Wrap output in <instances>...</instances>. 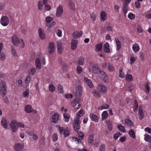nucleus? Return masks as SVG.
<instances>
[{
	"label": "nucleus",
	"mask_w": 151,
	"mask_h": 151,
	"mask_svg": "<svg viewBox=\"0 0 151 151\" xmlns=\"http://www.w3.org/2000/svg\"><path fill=\"white\" fill-rule=\"evenodd\" d=\"M115 41L117 45V50H119L120 49L121 47V43L119 41V39L117 38L115 39Z\"/></svg>",
	"instance_id": "nucleus-29"
},
{
	"label": "nucleus",
	"mask_w": 151,
	"mask_h": 151,
	"mask_svg": "<svg viewBox=\"0 0 151 151\" xmlns=\"http://www.w3.org/2000/svg\"><path fill=\"white\" fill-rule=\"evenodd\" d=\"M24 147L23 144L20 143H15L13 147L15 151H21Z\"/></svg>",
	"instance_id": "nucleus-7"
},
{
	"label": "nucleus",
	"mask_w": 151,
	"mask_h": 151,
	"mask_svg": "<svg viewBox=\"0 0 151 151\" xmlns=\"http://www.w3.org/2000/svg\"><path fill=\"white\" fill-rule=\"evenodd\" d=\"M76 98H75L73 101V103L74 104H75L76 103L78 102L80 100V99L79 97H76Z\"/></svg>",
	"instance_id": "nucleus-63"
},
{
	"label": "nucleus",
	"mask_w": 151,
	"mask_h": 151,
	"mask_svg": "<svg viewBox=\"0 0 151 151\" xmlns=\"http://www.w3.org/2000/svg\"><path fill=\"white\" fill-rule=\"evenodd\" d=\"M128 133L132 138L135 139L136 138L135 133L133 129H130L129 130Z\"/></svg>",
	"instance_id": "nucleus-32"
},
{
	"label": "nucleus",
	"mask_w": 151,
	"mask_h": 151,
	"mask_svg": "<svg viewBox=\"0 0 151 151\" xmlns=\"http://www.w3.org/2000/svg\"><path fill=\"white\" fill-rule=\"evenodd\" d=\"M29 95V90L26 89L23 93V96L24 97H27Z\"/></svg>",
	"instance_id": "nucleus-62"
},
{
	"label": "nucleus",
	"mask_w": 151,
	"mask_h": 151,
	"mask_svg": "<svg viewBox=\"0 0 151 151\" xmlns=\"http://www.w3.org/2000/svg\"><path fill=\"white\" fill-rule=\"evenodd\" d=\"M52 138L54 142H56L58 139L57 134L56 133H54L52 136Z\"/></svg>",
	"instance_id": "nucleus-50"
},
{
	"label": "nucleus",
	"mask_w": 151,
	"mask_h": 151,
	"mask_svg": "<svg viewBox=\"0 0 151 151\" xmlns=\"http://www.w3.org/2000/svg\"><path fill=\"white\" fill-rule=\"evenodd\" d=\"M25 111L27 113L31 112L32 111V106L29 105H27L25 107Z\"/></svg>",
	"instance_id": "nucleus-28"
},
{
	"label": "nucleus",
	"mask_w": 151,
	"mask_h": 151,
	"mask_svg": "<svg viewBox=\"0 0 151 151\" xmlns=\"http://www.w3.org/2000/svg\"><path fill=\"white\" fill-rule=\"evenodd\" d=\"M12 39L13 44L16 46H17L18 44L20 42V40L15 35L13 36Z\"/></svg>",
	"instance_id": "nucleus-12"
},
{
	"label": "nucleus",
	"mask_w": 151,
	"mask_h": 151,
	"mask_svg": "<svg viewBox=\"0 0 151 151\" xmlns=\"http://www.w3.org/2000/svg\"><path fill=\"white\" fill-rule=\"evenodd\" d=\"M84 59L82 57H80L78 61V63L79 65H82L84 62Z\"/></svg>",
	"instance_id": "nucleus-39"
},
{
	"label": "nucleus",
	"mask_w": 151,
	"mask_h": 151,
	"mask_svg": "<svg viewBox=\"0 0 151 151\" xmlns=\"http://www.w3.org/2000/svg\"><path fill=\"white\" fill-rule=\"evenodd\" d=\"M74 104L75 105H73V107L75 109L78 108L81 106L79 104V102H77Z\"/></svg>",
	"instance_id": "nucleus-64"
},
{
	"label": "nucleus",
	"mask_w": 151,
	"mask_h": 151,
	"mask_svg": "<svg viewBox=\"0 0 151 151\" xmlns=\"http://www.w3.org/2000/svg\"><path fill=\"white\" fill-rule=\"evenodd\" d=\"M68 5L71 10H75V4L72 1H69Z\"/></svg>",
	"instance_id": "nucleus-26"
},
{
	"label": "nucleus",
	"mask_w": 151,
	"mask_h": 151,
	"mask_svg": "<svg viewBox=\"0 0 151 151\" xmlns=\"http://www.w3.org/2000/svg\"><path fill=\"white\" fill-rule=\"evenodd\" d=\"M49 90L51 92H53L55 89V87L53 85H50L49 87Z\"/></svg>",
	"instance_id": "nucleus-48"
},
{
	"label": "nucleus",
	"mask_w": 151,
	"mask_h": 151,
	"mask_svg": "<svg viewBox=\"0 0 151 151\" xmlns=\"http://www.w3.org/2000/svg\"><path fill=\"white\" fill-rule=\"evenodd\" d=\"M135 16L134 14L132 13H130L128 15V17L131 19H133L135 18Z\"/></svg>",
	"instance_id": "nucleus-46"
},
{
	"label": "nucleus",
	"mask_w": 151,
	"mask_h": 151,
	"mask_svg": "<svg viewBox=\"0 0 151 151\" xmlns=\"http://www.w3.org/2000/svg\"><path fill=\"white\" fill-rule=\"evenodd\" d=\"M83 34V32L80 31L79 32L76 31L73 34V37L74 38L77 39L82 36Z\"/></svg>",
	"instance_id": "nucleus-16"
},
{
	"label": "nucleus",
	"mask_w": 151,
	"mask_h": 151,
	"mask_svg": "<svg viewBox=\"0 0 151 151\" xmlns=\"http://www.w3.org/2000/svg\"><path fill=\"white\" fill-rule=\"evenodd\" d=\"M84 81L89 88H91L93 87V84L90 80L88 79L87 78L84 77Z\"/></svg>",
	"instance_id": "nucleus-14"
},
{
	"label": "nucleus",
	"mask_w": 151,
	"mask_h": 151,
	"mask_svg": "<svg viewBox=\"0 0 151 151\" xmlns=\"http://www.w3.org/2000/svg\"><path fill=\"white\" fill-rule=\"evenodd\" d=\"M84 111L83 109H81L78 112V113H77L76 115V118H80V117L82 116L84 114Z\"/></svg>",
	"instance_id": "nucleus-30"
},
{
	"label": "nucleus",
	"mask_w": 151,
	"mask_h": 151,
	"mask_svg": "<svg viewBox=\"0 0 151 151\" xmlns=\"http://www.w3.org/2000/svg\"><path fill=\"white\" fill-rule=\"evenodd\" d=\"M57 47L58 53L60 54H61L63 49L62 47L61 42L60 41L57 42Z\"/></svg>",
	"instance_id": "nucleus-20"
},
{
	"label": "nucleus",
	"mask_w": 151,
	"mask_h": 151,
	"mask_svg": "<svg viewBox=\"0 0 151 151\" xmlns=\"http://www.w3.org/2000/svg\"><path fill=\"white\" fill-rule=\"evenodd\" d=\"M134 111H137L138 109V104L136 100H134Z\"/></svg>",
	"instance_id": "nucleus-42"
},
{
	"label": "nucleus",
	"mask_w": 151,
	"mask_h": 151,
	"mask_svg": "<svg viewBox=\"0 0 151 151\" xmlns=\"http://www.w3.org/2000/svg\"><path fill=\"white\" fill-rule=\"evenodd\" d=\"M58 89L60 93H62L63 92V87L60 84H58Z\"/></svg>",
	"instance_id": "nucleus-43"
},
{
	"label": "nucleus",
	"mask_w": 151,
	"mask_h": 151,
	"mask_svg": "<svg viewBox=\"0 0 151 151\" xmlns=\"http://www.w3.org/2000/svg\"><path fill=\"white\" fill-rule=\"evenodd\" d=\"M128 10V4L126 3H124L123 5L122 10L124 15L125 16L126 13Z\"/></svg>",
	"instance_id": "nucleus-24"
},
{
	"label": "nucleus",
	"mask_w": 151,
	"mask_h": 151,
	"mask_svg": "<svg viewBox=\"0 0 151 151\" xmlns=\"http://www.w3.org/2000/svg\"><path fill=\"white\" fill-rule=\"evenodd\" d=\"M92 70L94 74L98 75L100 74V68L97 65H95L93 66L92 68Z\"/></svg>",
	"instance_id": "nucleus-9"
},
{
	"label": "nucleus",
	"mask_w": 151,
	"mask_h": 151,
	"mask_svg": "<svg viewBox=\"0 0 151 151\" xmlns=\"http://www.w3.org/2000/svg\"><path fill=\"white\" fill-rule=\"evenodd\" d=\"M43 6L42 4V1H39L38 2V9L40 10H41Z\"/></svg>",
	"instance_id": "nucleus-49"
},
{
	"label": "nucleus",
	"mask_w": 151,
	"mask_h": 151,
	"mask_svg": "<svg viewBox=\"0 0 151 151\" xmlns=\"http://www.w3.org/2000/svg\"><path fill=\"white\" fill-rule=\"evenodd\" d=\"M0 60L2 61H4L5 59V55L4 54L2 53L0 55Z\"/></svg>",
	"instance_id": "nucleus-59"
},
{
	"label": "nucleus",
	"mask_w": 151,
	"mask_h": 151,
	"mask_svg": "<svg viewBox=\"0 0 151 151\" xmlns=\"http://www.w3.org/2000/svg\"><path fill=\"white\" fill-rule=\"evenodd\" d=\"M145 86L146 89L145 92L147 93H149V87L148 83H146L145 84Z\"/></svg>",
	"instance_id": "nucleus-45"
},
{
	"label": "nucleus",
	"mask_w": 151,
	"mask_h": 151,
	"mask_svg": "<svg viewBox=\"0 0 151 151\" xmlns=\"http://www.w3.org/2000/svg\"><path fill=\"white\" fill-rule=\"evenodd\" d=\"M143 30L140 26H138L137 28V31L138 33H141L143 32Z\"/></svg>",
	"instance_id": "nucleus-61"
},
{
	"label": "nucleus",
	"mask_w": 151,
	"mask_h": 151,
	"mask_svg": "<svg viewBox=\"0 0 151 151\" xmlns=\"http://www.w3.org/2000/svg\"><path fill=\"white\" fill-rule=\"evenodd\" d=\"M144 139L146 141L150 142L151 141V136L147 134L144 135Z\"/></svg>",
	"instance_id": "nucleus-36"
},
{
	"label": "nucleus",
	"mask_w": 151,
	"mask_h": 151,
	"mask_svg": "<svg viewBox=\"0 0 151 151\" xmlns=\"http://www.w3.org/2000/svg\"><path fill=\"white\" fill-rule=\"evenodd\" d=\"M121 134L119 132L115 134L114 135V139L115 140H116L118 139V137L119 136H121Z\"/></svg>",
	"instance_id": "nucleus-53"
},
{
	"label": "nucleus",
	"mask_w": 151,
	"mask_h": 151,
	"mask_svg": "<svg viewBox=\"0 0 151 151\" xmlns=\"http://www.w3.org/2000/svg\"><path fill=\"white\" fill-rule=\"evenodd\" d=\"M101 19H102V21H104L105 20H106V13L105 12H103L101 13Z\"/></svg>",
	"instance_id": "nucleus-37"
},
{
	"label": "nucleus",
	"mask_w": 151,
	"mask_h": 151,
	"mask_svg": "<svg viewBox=\"0 0 151 151\" xmlns=\"http://www.w3.org/2000/svg\"><path fill=\"white\" fill-rule=\"evenodd\" d=\"M102 44L101 43L96 45V49L98 51H99L102 47Z\"/></svg>",
	"instance_id": "nucleus-40"
},
{
	"label": "nucleus",
	"mask_w": 151,
	"mask_h": 151,
	"mask_svg": "<svg viewBox=\"0 0 151 151\" xmlns=\"http://www.w3.org/2000/svg\"><path fill=\"white\" fill-rule=\"evenodd\" d=\"M76 70L77 73L79 74L81 72L82 70V68L80 66H78Z\"/></svg>",
	"instance_id": "nucleus-55"
},
{
	"label": "nucleus",
	"mask_w": 151,
	"mask_h": 151,
	"mask_svg": "<svg viewBox=\"0 0 151 151\" xmlns=\"http://www.w3.org/2000/svg\"><path fill=\"white\" fill-rule=\"evenodd\" d=\"M98 90L100 92L105 93L106 92V86L103 85H99L98 87Z\"/></svg>",
	"instance_id": "nucleus-15"
},
{
	"label": "nucleus",
	"mask_w": 151,
	"mask_h": 151,
	"mask_svg": "<svg viewBox=\"0 0 151 151\" xmlns=\"http://www.w3.org/2000/svg\"><path fill=\"white\" fill-rule=\"evenodd\" d=\"M139 1H140L137 0V1L135 2V6L136 8H140V3Z\"/></svg>",
	"instance_id": "nucleus-58"
},
{
	"label": "nucleus",
	"mask_w": 151,
	"mask_h": 151,
	"mask_svg": "<svg viewBox=\"0 0 151 151\" xmlns=\"http://www.w3.org/2000/svg\"><path fill=\"white\" fill-rule=\"evenodd\" d=\"M93 95L95 97H97L98 98H99L100 96V94L99 92H98L97 91L95 90L94 91Z\"/></svg>",
	"instance_id": "nucleus-60"
},
{
	"label": "nucleus",
	"mask_w": 151,
	"mask_h": 151,
	"mask_svg": "<svg viewBox=\"0 0 151 151\" xmlns=\"http://www.w3.org/2000/svg\"><path fill=\"white\" fill-rule=\"evenodd\" d=\"M76 97H80L81 94V92L82 91V86H77L76 88Z\"/></svg>",
	"instance_id": "nucleus-13"
},
{
	"label": "nucleus",
	"mask_w": 151,
	"mask_h": 151,
	"mask_svg": "<svg viewBox=\"0 0 151 151\" xmlns=\"http://www.w3.org/2000/svg\"><path fill=\"white\" fill-rule=\"evenodd\" d=\"M63 116L65 120V121L67 122L69 121V119L70 118L68 114L66 113L64 114Z\"/></svg>",
	"instance_id": "nucleus-38"
},
{
	"label": "nucleus",
	"mask_w": 151,
	"mask_h": 151,
	"mask_svg": "<svg viewBox=\"0 0 151 151\" xmlns=\"http://www.w3.org/2000/svg\"><path fill=\"white\" fill-rule=\"evenodd\" d=\"M126 80L129 81H132V76L130 74H128L126 75Z\"/></svg>",
	"instance_id": "nucleus-52"
},
{
	"label": "nucleus",
	"mask_w": 151,
	"mask_h": 151,
	"mask_svg": "<svg viewBox=\"0 0 151 151\" xmlns=\"http://www.w3.org/2000/svg\"><path fill=\"white\" fill-rule=\"evenodd\" d=\"M125 123L129 126H133L134 124L132 121L129 119H125Z\"/></svg>",
	"instance_id": "nucleus-31"
},
{
	"label": "nucleus",
	"mask_w": 151,
	"mask_h": 151,
	"mask_svg": "<svg viewBox=\"0 0 151 151\" xmlns=\"http://www.w3.org/2000/svg\"><path fill=\"white\" fill-rule=\"evenodd\" d=\"M106 123L107 124V127L109 130L111 131L112 129V127L111 126V122H110V120L107 121Z\"/></svg>",
	"instance_id": "nucleus-41"
},
{
	"label": "nucleus",
	"mask_w": 151,
	"mask_h": 151,
	"mask_svg": "<svg viewBox=\"0 0 151 151\" xmlns=\"http://www.w3.org/2000/svg\"><path fill=\"white\" fill-rule=\"evenodd\" d=\"M138 115L139 119L140 120H142L144 116V113L143 112V111L141 109L140 106H139V107Z\"/></svg>",
	"instance_id": "nucleus-19"
},
{
	"label": "nucleus",
	"mask_w": 151,
	"mask_h": 151,
	"mask_svg": "<svg viewBox=\"0 0 151 151\" xmlns=\"http://www.w3.org/2000/svg\"><path fill=\"white\" fill-rule=\"evenodd\" d=\"M108 70L110 72L113 71L115 70V68L113 65L110 64L108 65Z\"/></svg>",
	"instance_id": "nucleus-44"
},
{
	"label": "nucleus",
	"mask_w": 151,
	"mask_h": 151,
	"mask_svg": "<svg viewBox=\"0 0 151 151\" xmlns=\"http://www.w3.org/2000/svg\"><path fill=\"white\" fill-rule=\"evenodd\" d=\"M0 87L1 88L0 94L2 96H4L6 93V83L4 81H1Z\"/></svg>",
	"instance_id": "nucleus-3"
},
{
	"label": "nucleus",
	"mask_w": 151,
	"mask_h": 151,
	"mask_svg": "<svg viewBox=\"0 0 151 151\" xmlns=\"http://www.w3.org/2000/svg\"><path fill=\"white\" fill-rule=\"evenodd\" d=\"M39 37L42 40H44L45 37V35L44 32V30L41 28H40L38 31Z\"/></svg>",
	"instance_id": "nucleus-22"
},
{
	"label": "nucleus",
	"mask_w": 151,
	"mask_h": 151,
	"mask_svg": "<svg viewBox=\"0 0 151 151\" xmlns=\"http://www.w3.org/2000/svg\"><path fill=\"white\" fill-rule=\"evenodd\" d=\"M0 22L3 26H6L9 23V19L6 16H3L1 19Z\"/></svg>",
	"instance_id": "nucleus-8"
},
{
	"label": "nucleus",
	"mask_w": 151,
	"mask_h": 151,
	"mask_svg": "<svg viewBox=\"0 0 151 151\" xmlns=\"http://www.w3.org/2000/svg\"><path fill=\"white\" fill-rule=\"evenodd\" d=\"M108 113L106 111H104L102 114V120H103L108 116Z\"/></svg>",
	"instance_id": "nucleus-34"
},
{
	"label": "nucleus",
	"mask_w": 151,
	"mask_h": 151,
	"mask_svg": "<svg viewBox=\"0 0 151 151\" xmlns=\"http://www.w3.org/2000/svg\"><path fill=\"white\" fill-rule=\"evenodd\" d=\"M58 129L60 134L64 135L65 137L69 135L70 131L68 129H64L63 127L59 126Z\"/></svg>",
	"instance_id": "nucleus-4"
},
{
	"label": "nucleus",
	"mask_w": 151,
	"mask_h": 151,
	"mask_svg": "<svg viewBox=\"0 0 151 151\" xmlns=\"http://www.w3.org/2000/svg\"><path fill=\"white\" fill-rule=\"evenodd\" d=\"M59 114L58 112H55L52 115L50 120L52 123L56 124L59 120Z\"/></svg>",
	"instance_id": "nucleus-6"
},
{
	"label": "nucleus",
	"mask_w": 151,
	"mask_h": 151,
	"mask_svg": "<svg viewBox=\"0 0 151 151\" xmlns=\"http://www.w3.org/2000/svg\"><path fill=\"white\" fill-rule=\"evenodd\" d=\"M80 122L79 119L78 118H76L74 121L73 126L74 129L76 131L78 130L80 128Z\"/></svg>",
	"instance_id": "nucleus-5"
},
{
	"label": "nucleus",
	"mask_w": 151,
	"mask_h": 151,
	"mask_svg": "<svg viewBox=\"0 0 151 151\" xmlns=\"http://www.w3.org/2000/svg\"><path fill=\"white\" fill-rule=\"evenodd\" d=\"M104 50V52L106 53H108L110 52V49L109 48V43L106 42L103 46Z\"/></svg>",
	"instance_id": "nucleus-21"
},
{
	"label": "nucleus",
	"mask_w": 151,
	"mask_h": 151,
	"mask_svg": "<svg viewBox=\"0 0 151 151\" xmlns=\"http://www.w3.org/2000/svg\"><path fill=\"white\" fill-rule=\"evenodd\" d=\"M53 19V17H47L45 18V21L47 23L49 24Z\"/></svg>",
	"instance_id": "nucleus-47"
},
{
	"label": "nucleus",
	"mask_w": 151,
	"mask_h": 151,
	"mask_svg": "<svg viewBox=\"0 0 151 151\" xmlns=\"http://www.w3.org/2000/svg\"><path fill=\"white\" fill-rule=\"evenodd\" d=\"M78 40H73L71 41V49L74 50L76 49L77 46Z\"/></svg>",
	"instance_id": "nucleus-18"
},
{
	"label": "nucleus",
	"mask_w": 151,
	"mask_h": 151,
	"mask_svg": "<svg viewBox=\"0 0 151 151\" xmlns=\"http://www.w3.org/2000/svg\"><path fill=\"white\" fill-rule=\"evenodd\" d=\"M1 123L3 127L5 129L7 128L8 127V124L6 119L4 117H3L2 118Z\"/></svg>",
	"instance_id": "nucleus-25"
},
{
	"label": "nucleus",
	"mask_w": 151,
	"mask_h": 151,
	"mask_svg": "<svg viewBox=\"0 0 151 151\" xmlns=\"http://www.w3.org/2000/svg\"><path fill=\"white\" fill-rule=\"evenodd\" d=\"M99 151H105V145L104 144H102L100 146Z\"/></svg>",
	"instance_id": "nucleus-51"
},
{
	"label": "nucleus",
	"mask_w": 151,
	"mask_h": 151,
	"mask_svg": "<svg viewBox=\"0 0 151 151\" xmlns=\"http://www.w3.org/2000/svg\"><path fill=\"white\" fill-rule=\"evenodd\" d=\"M11 49H12V55L14 56H17L16 52L15 50L14 49V47L13 46H12L11 47Z\"/></svg>",
	"instance_id": "nucleus-56"
},
{
	"label": "nucleus",
	"mask_w": 151,
	"mask_h": 151,
	"mask_svg": "<svg viewBox=\"0 0 151 151\" xmlns=\"http://www.w3.org/2000/svg\"><path fill=\"white\" fill-rule=\"evenodd\" d=\"M122 69H120L119 70V77L121 78H123L124 76V74L122 72Z\"/></svg>",
	"instance_id": "nucleus-57"
},
{
	"label": "nucleus",
	"mask_w": 151,
	"mask_h": 151,
	"mask_svg": "<svg viewBox=\"0 0 151 151\" xmlns=\"http://www.w3.org/2000/svg\"><path fill=\"white\" fill-rule=\"evenodd\" d=\"M91 119L93 120L96 122H98V121L99 118L96 115L92 113H91L89 115Z\"/></svg>",
	"instance_id": "nucleus-23"
},
{
	"label": "nucleus",
	"mask_w": 151,
	"mask_h": 151,
	"mask_svg": "<svg viewBox=\"0 0 151 151\" xmlns=\"http://www.w3.org/2000/svg\"><path fill=\"white\" fill-rule=\"evenodd\" d=\"M118 129L123 132H125V127L121 124H119L117 126Z\"/></svg>",
	"instance_id": "nucleus-35"
},
{
	"label": "nucleus",
	"mask_w": 151,
	"mask_h": 151,
	"mask_svg": "<svg viewBox=\"0 0 151 151\" xmlns=\"http://www.w3.org/2000/svg\"><path fill=\"white\" fill-rule=\"evenodd\" d=\"M93 137L94 136L92 134L89 136L88 139V142L89 144L91 145L93 144Z\"/></svg>",
	"instance_id": "nucleus-27"
},
{
	"label": "nucleus",
	"mask_w": 151,
	"mask_h": 151,
	"mask_svg": "<svg viewBox=\"0 0 151 151\" xmlns=\"http://www.w3.org/2000/svg\"><path fill=\"white\" fill-rule=\"evenodd\" d=\"M10 127L13 132H16L18 129V127L22 128H24V125L20 122L17 123L16 120L12 121L10 123Z\"/></svg>",
	"instance_id": "nucleus-1"
},
{
	"label": "nucleus",
	"mask_w": 151,
	"mask_h": 151,
	"mask_svg": "<svg viewBox=\"0 0 151 151\" xmlns=\"http://www.w3.org/2000/svg\"><path fill=\"white\" fill-rule=\"evenodd\" d=\"M36 72V69L35 67L32 68L31 69L29 73L32 75H34Z\"/></svg>",
	"instance_id": "nucleus-54"
},
{
	"label": "nucleus",
	"mask_w": 151,
	"mask_h": 151,
	"mask_svg": "<svg viewBox=\"0 0 151 151\" xmlns=\"http://www.w3.org/2000/svg\"><path fill=\"white\" fill-rule=\"evenodd\" d=\"M35 65L36 68L40 69L41 68V60L39 58H37L35 60Z\"/></svg>",
	"instance_id": "nucleus-17"
},
{
	"label": "nucleus",
	"mask_w": 151,
	"mask_h": 151,
	"mask_svg": "<svg viewBox=\"0 0 151 151\" xmlns=\"http://www.w3.org/2000/svg\"><path fill=\"white\" fill-rule=\"evenodd\" d=\"M48 52L49 54H52L55 51V45L53 42L50 43L49 45L48 48Z\"/></svg>",
	"instance_id": "nucleus-10"
},
{
	"label": "nucleus",
	"mask_w": 151,
	"mask_h": 151,
	"mask_svg": "<svg viewBox=\"0 0 151 151\" xmlns=\"http://www.w3.org/2000/svg\"><path fill=\"white\" fill-rule=\"evenodd\" d=\"M78 135V137L79 139L77 137H73L71 139V141L73 142H76V141L78 143L80 142H81V140H83V139L84 137V134L83 132L81 131H79L78 130L76 131Z\"/></svg>",
	"instance_id": "nucleus-2"
},
{
	"label": "nucleus",
	"mask_w": 151,
	"mask_h": 151,
	"mask_svg": "<svg viewBox=\"0 0 151 151\" xmlns=\"http://www.w3.org/2000/svg\"><path fill=\"white\" fill-rule=\"evenodd\" d=\"M63 12V8L62 6H59L57 8L56 16L58 17H60Z\"/></svg>",
	"instance_id": "nucleus-11"
},
{
	"label": "nucleus",
	"mask_w": 151,
	"mask_h": 151,
	"mask_svg": "<svg viewBox=\"0 0 151 151\" xmlns=\"http://www.w3.org/2000/svg\"><path fill=\"white\" fill-rule=\"evenodd\" d=\"M133 50L135 52H137L139 50V45L137 44H134L132 46Z\"/></svg>",
	"instance_id": "nucleus-33"
}]
</instances>
